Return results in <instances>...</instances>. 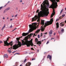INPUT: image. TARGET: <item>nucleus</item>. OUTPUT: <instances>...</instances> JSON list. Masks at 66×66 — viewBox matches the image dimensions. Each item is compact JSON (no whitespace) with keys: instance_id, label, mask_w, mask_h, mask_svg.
<instances>
[{"instance_id":"17","label":"nucleus","mask_w":66,"mask_h":66,"mask_svg":"<svg viewBox=\"0 0 66 66\" xmlns=\"http://www.w3.org/2000/svg\"><path fill=\"white\" fill-rule=\"evenodd\" d=\"M35 42H38V39H37V38H36V39H35Z\"/></svg>"},{"instance_id":"31","label":"nucleus","mask_w":66,"mask_h":66,"mask_svg":"<svg viewBox=\"0 0 66 66\" xmlns=\"http://www.w3.org/2000/svg\"><path fill=\"white\" fill-rule=\"evenodd\" d=\"M3 43V42L2 41H0V44L1 43Z\"/></svg>"},{"instance_id":"46","label":"nucleus","mask_w":66,"mask_h":66,"mask_svg":"<svg viewBox=\"0 0 66 66\" xmlns=\"http://www.w3.org/2000/svg\"><path fill=\"white\" fill-rule=\"evenodd\" d=\"M16 10H18V8H16Z\"/></svg>"},{"instance_id":"36","label":"nucleus","mask_w":66,"mask_h":66,"mask_svg":"<svg viewBox=\"0 0 66 66\" xmlns=\"http://www.w3.org/2000/svg\"><path fill=\"white\" fill-rule=\"evenodd\" d=\"M44 54H47V53H46V52H45L44 53Z\"/></svg>"},{"instance_id":"27","label":"nucleus","mask_w":66,"mask_h":66,"mask_svg":"<svg viewBox=\"0 0 66 66\" xmlns=\"http://www.w3.org/2000/svg\"><path fill=\"white\" fill-rule=\"evenodd\" d=\"M16 65H18V62H16Z\"/></svg>"},{"instance_id":"41","label":"nucleus","mask_w":66,"mask_h":66,"mask_svg":"<svg viewBox=\"0 0 66 66\" xmlns=\"http://www.w3.org/2000/svg\"><path fill=\"white\" fill-rule=\"evenodd\" d=\"M17 15H15V17H16Z\"/></svg>"},{"instance_id":"30","label":"nucleus","mask_w":66,"mask_h":66,"mask_svg":"<svg viewBox=\"0 0 66 66\" xmlns=\"http://www.w3.org/2000/svg\"><path fill=\"white\" fill-rule=\"evenodd\" d=\"M38 38H40V36L39 35H38Z\"/></svg>"},{"instance_id":"21","label":"nucleus","mask_w":66,"mask_h":66,"mask_svg":"<svg viewBox=\"0 0 66 66\" xmlns=\"http://www.w3.org/2000/svg\"><path fill=\"white\" fill-rule=\"evenodd\" d=\"M7 51L9 53H11V51H9V50H8Z\"/></svg>"},{"instance_id":"19","label":"nucleus","mask_w":66,"mask_h":66,"mask_svg":"<svg viewBox=\"0 0 66 66\" xmlns=\"http://www.w3.org/2000/svg\"><path fill=\"white\" fill-rule=\"evenodd\" d=\"M10 9V8L9 7H8V8H7L5 10H6V11H7L8 10H9Z\"/></svg>"},{"instance_id":"34","label":"nucleus","mask_w":66,"mask_h":66,"mask_svg":"<svg viewBox=\"0 0 66 66\" xmlns=\"http://www.w3.org/2000/svg\"><path fill=\"white\" fill-rule=\"evenodd\" d=\"M42 35H43V34L42 33H41V36H42Z\"/></svg>"},{"instance_id":"57","label":"nucleus","mask_w":66,"mask_h":66,"mask_svg":"<svg viewBox=\"0 0 66 66\" xmlns=\"http://www.w3.org/2000/svg\"><path fill=\"white\" fill-rule=\"evenodd\" d=\"M14 16V15H13L12 16V17H13Z\"/></svg>"},{"instance_id":"12","label":"nucleus","mask_w":66,"mask_h":66,"mask_svg":"<svg viewBox=\"0 0 66 66\" xmlns=\"http://www.w3.org/2000/svg\"><path fill=\"white\" fill-rule=\"evenodd\" d=\"M60 26L61 27L64 26V23L63 22H62L60 23Z\"/></svg>"},{"instance_id":"39","label":"nucleus","mask_w":66,"mask_h":66,"mask_svg":"<svg viewBox=\"0 0 66 66\" xmlns=\"http://www.w3.org/2000/svg\"><path fill=\"white\" fill-rule=\"evenodd\" d=\"M20 2H22V0H20Z\"/></svg>"},{"instance_id":"25","label":"nucleus","mask_w":66,"mask_h":66,"mask_svg":"<svg viewBox=\"0 0 66 66\" xmlns=\"http://www.w3.org/2000/svg\"><path fill=\"white\" fill-rule=\"evenodd\" d=\"M63 17L62 16H61L60 17H59V18L60 19H61V18H63Z\"/></svg>"},{"instance_id":"37","label":"nucleus","mask_w":66,"mask_h":66,"mask_svg":"<svg viewBox=\"0 0 66 66\" xmlns=\"http://www.w3.org/2000/svg\"><path fill=\"white\" fill-rule=\"evenodd\" d=\"M60 0H57V2H58Z\"/></svg>"},{"instance_id":"7","label":"nucleus","mask_w":66,"mask_h":66,"mask_svg":"<svg viewBox=\"0 0 66 66\" xmlns=\"http://www.w3.org/2000/svg\"><path fill=\"white\" fill-rule=\"evenodd\" d=\"M55 10L54 9H53V12L52 13L51 15V18H52V17L55 14V12L54 11Z\"/></svg>"},{"instance_id":"45","label":"nucleus","mask_w":66,"mask_h":66,"mask_svg":"<svg viewBox=\"0 0 66 66\" xmlns=\"http://www.w3.org/2000/svg\"><path fill=\"white\" fill-rule=\"evenodd\" d=\"M22 37V36H21L20 37V38H21Z\"/></svg>"},{"instance_id":"43","label":"nucleus","mask_w":66,"mask_h":66,"mask_svg":"<svg viewBox=\"0 0 66 66\" xmlns=\"http://www.w3.org/2000/svg\"><path fill=\"white\" fill-rule=\"evenodd\" d=\"M16 29V28H15V29H14V30H15Z\"/></svg>"},{"instance_id":"44","label":"nucleus","mask_w":66,"mask_h":66,"mask_svg":"<svg viewBox=\"0 0 66 66\" xmlns=\"http://www.w3.org/2000/svg\"><path fill=\"white\" fill-rule=\"evenodd\" d=\"M12 19H11L10 20V21H12Z\"/></svg>"},{"instance_id":"10","label":"nucleus","mask_w":66,"mask_h":66,"mask_svg":"<svg viewBox=\"0 0 66 66\" xmlns=\"http://www.w3.org/2000/svg\"><path fill=\"white\" fill-rule=\"evenodd\" d=\"M47 58H49V59L50 60H52V56L50 55H48V56H47Z\"/></svg>"},{"instance_id":"51","label":"nucleus","mask_w":66,"mask_h":66,"mask_svg":"<svg viewBox=\"0 0 66 66\" xmlns=\"http://www.w3.org/2000/svg\"><path fill=\"white\" fill-rule=\"evenodd\" d=\"M44 34H46V33H45Z\"/></svg>"},{"instance_id":"2","label":"nucleus","mask_w":66,"mask_h":66,"mask_svg":"<svg viewBox=\"0 0 66 66\" xmlns=\"http://www.w3.org/2000/svg\"><path fill=\"white\" fill-rule=\"evenodd\" d=\"M53 19L52 18L51 19L50 21H47L46 22H45V24H44V20H42L41 23V24L42 25L41 29V31L42 32L44 31V28H45L47 26L52 24V23L53 22Z\"/></svg>"},{"instance_id":"62","label":"nucleus","mask_w":66,"mask_h":66,"mask_svg":"<svg viewBox=\"0 0 66 66\" xmlns=\"http://www.w3.org/2000/svg\"><path fill=\"white\" fill-rule=\"evenodd\" d=\"M42 41L43 42V40H42Z\"/></svg>"},{"instance_id":"53","label":"nucleus","mask_w":66,"mask_h":66,"mask_svg":"<svg viewBox=\"0 0 66 66\" xmlns=\"http://www.w3.org/2000/svg\"><path fill=\"white\" fill-rule=\"evenodd\" d=\"M65 23H66V20L65 21Z\"/></svg>"},{"instance_id":"1","label":"nucleus","mask_w":66,"mask_h":66,"mask_svg":"<svg viewBox=\"0 0 66 66\" xmlns=\"http://www.w3.org/2000/svg\"><path fill=\"white\" fill-rule=\"evenodd\" d=\"M37 22H39L38 23H32V25L30 24L29 25V32L28 33H25L24 32L22 34V36H26L29 34V33L30 32H32L34 30L36 29V28H38V27L39 25V20L38 19L37 20Z\"/></svg>"},{"instance_id":"28","label":"nucleus","mask_w":66,"mask_h":66,"mask_svg":"<svg viewBox=\"0 0 66 66\" xmlns=\"http://www.w3.org/2000/svg\"><path fill=\"white\" fill-rule=\"evenodd\" d=\"M35 59H35V58H33V59H32V61H33L34 60H35Z\"/></svg>"},{"instance_id":"49","label":"nucleus","mask_w":66,"mask_h":66,"mask_svg":"<svg viewBox=\"0 0 66 66\" xmlns=\"http://www.w3.org/2000/svg\"><path fill=\"white\" fill-rule=\"evenodd\" d=\"M14 30H13L12 31L13 32Z\"/></svg>"},{"instance_id":"64","label":"nucleus","mask_w":66,"mask_h":66,"mask_svg":"<svg viewBox=\"0 0 66 66\" xmlns=\"http://www.w3.org/2000/svg\"><path fill=\"white\" fill-rule=\"evenodd\" d=\"M54 41H55V40H54Z\"/></svg>"},{"instance_id":"8","label":"nucleus","mask_w":66,"mask_h":66,"mask_svg":"<svg viewBox=\"0 0 66 66\" xmlns=\"http://www.w3.org/2000/svg\"><path fill=\"white\" fill-rule=\"evenodd\" d=\"M42 44V41H39L36 44L38 45L39 46H40V45Z\"/></svg>"},{"instance_id":"60","label":"nucleus","mask_w":66,"mask_h":66,"mask_svg":"<svg viewBox=\"0 0 66 66\" xmlns=\"http://www.w3.org/2000/svg\"><path fill=\"white\" fill-rule=\"evenodd\" d=\"M34 46H36V45H34Z\"/></svg>"},{"instance_id":"24","label":"nucleus","mask_w":66,"mask_h":66,"mask_svg":"<svg viewBox=\"0 0 66 66\" xmlns=\"http://www.w3.org/2000/svg\"><path fill=\"white\" fill-rule=\"evenodd\" d=\"M64 30L63 29L61 30V32H63L64 31Z\"/></svg>"},{"instance_id":"42","label":"nucleus","mask_w":66,"mask_h":66,"mask_svg":"<svg viewBox=\"0 0 66 66\" xmlns=\"http://www.w3.org/2000/svg\"><path fill=\"white\" fill-rule=\"evenodd\" d=\"M30 35H33V34H30Z\"/></svg>"},{"instance_id":"40","label":"nucleus","mask_w":66,"mask_h":66,"mask_svg":"<svg viewBox=\"0 0 66 66\" xmlns=\"http://www.w3.org/2000/svg\"><path fill=\"white\" fill-rule=\"evenodd\" d=\"M10 27H11V28H12V25H11V26Z\"/></svg>"},{"instance_id":"59","label":"nucleus","mask_w":66,"mask_h":66,"mask_svg":"<svg viewBox=\"0 0 66 66\" xmlns=\"http://www.w3.org/2000/svg\"><path fill=\"white\" fill-rule=\"evenodd\" d=\"M65 10H66V8H65Z\"/></svg>"},{"instance_id":"63","label":"nucleus","mask_w":66,"mask_h":66,"mask_svg":"<svg viewBox=\"0 0 66 66\" xmlns=\"http://www.w3.org/2000/svg\"><path fill=\"white\" fill-rule=\"evenodd\" d=\"M19 54V53H17V54Z\"/></svg>"},{"instance_id":"5","label":"nucleus","mask_w":66,"mask_h":66,"mask_svg":"<svg viewBox=\"0 0 66 66\" xmlns=\"http://www.w3.org/2000/svg\"><path fill=\"white\" fill-rule=\"evenodd\" d=\"M21 42H19L18 43V44H15L13 46V49L16 50L18 48L20 47L21 46Z\"/></svg>"},{"instance_id":"3","label":"nucleus","mask_w":66,"mask_h":66,"mask_svg":"<svg viewBox=\"0 0 66 66\" xmlns=\"http://www.w3.org/2000/svg\"><path fill=\"white\" fill-rule=\"evenodd\" d=\"M22 46L26 45L28 47L30 46V45L31 46H34L33 44L32 41L31 40L28 41V40H26L25 42L24 41L22 40Z\"/></svg>"},{"instance_id":"20","label":"nucleus","mask_w":66,"mask_h":66,"mask_svg":"<svg viewBox=\"0 0 66 66\" xmlns=\"http://www.w3.org/2000/svg\"><path fill=\"white\" fill-rule=\"evenodd\" d=\"M63 9L61 10L60 12V14H61L62 13V12H63Z\"/></svg>"},{"instance_id":"58","label":"nucleus","mask_w":66,"mask_h":66,"mask_svg":"<svg viewBox=\"0 0 66 66\" xmlns=\"http://www.w3.org/2000/svg\"><path fill=\"white\" fill-rule=\"evenodd\" d=\"M1 61H0V64H1Z\"/></svg>"},{"instance_id":"29","label":"nucleus","mask_w":66,"mask_h":66,"mask_svg":"<svg viewBox=\"0 0 66 66\" xmlns=\"http://www.w3.org/2000/svg\"><path fill=\"white\" fill-rule=\"evenodd\" d=\"M31 49L32 50H34V49H33V48H31Z\"/></svg>"},{"instance_id":"52","label":"nucleus","mask_w":66,"mask_h":66,"mask_svg":"<svg viewBox=\"0 0 66 66\" xmlns=\"http://www.w3.org/2000/svg\"><path fill=\"white\" fill-rule=\"evenodd\" d=\"M9 17H8V18H7V19H9Z\"/></svg>"},{"instance_id":"32","label":"nucleus","mask_w":66,"mask_h":66,"mask_svg":"<svg viewBox=\"0 0 66 66\" xmlns=\"http://www.w3.org/2000/svg\"><path fill=\"white\" fill-rule=\"evenodd\" d=\"M49 42L48 41L47 42V43H46V44H48L49 43Z\"/></svg>"},{"instance_id":"47","label":"nucleus","mask_w":66,"mask_h":66,"mask_svg":"<svg viewBox=\"0 0 66 66\" xmlns=\"http://www.w3.org/2000/svg\"><path fill=\"white\" fill-rule=\"evenodd\" d=\"M3 20H4V19H5V18H3Z\"/></svg>"},{"instance_id":"61","label":"nucleus","mask_w":66,"mask_h":66,"mask_svg":"<svg viewBox=\"0 0 66 66\" xmlns=\"http://www.w3.org/2000/svg\"><path fill=\"white\" fill-rule=\"evenodd\" d=\"M46 34H47V32H46Z\"/></svg>"},{"instance_id":"22","label":"nucleus","mask_w":66,"mask_h":66,"mask_svg":"<svg viewBox=\"0 0 66 66\" xmlns=\"http://www.w3.org/2000/svg\"><path fill=\"white\" fill-rule=\"evenodd\" d=\"M27 61V59H25V60H24V62L25 63Z\"/></svg>"},{"instance_id":"23","label":"nucleus","mask_w":66,"mask_h":66,"mask_svg":"<svg viewBox=\"0 0 66 66\" xmlns=\"http://www.w3.org/2000/svg\"><path fill=\"white\" fill-rule=\"evenodd\" d=\"M65 16V14H64L62 15L61 16H62V17H64V16Z\"/></svg>"},{"instance_id":"26","label":"nucleus","mask_w":66,"mask_h":66,"mask_svg":"<svg viewBox=\"0 0 66 66\" xmlns=\"http://www.w3.org/2000/svg\"><path fill=\"white\" fill-rule=\"evenodd\" d=\"M3 7H0V10H1L2 9Z\"/></svg>"},{"instance_id":"56","label":"nucleus","mask_w":66,"mask_h":66,"mask_svg":"<svg viewBox=\"0 0 66 66\" xmlns=\"http://www.w3.org/2000/svg\"><path fill=\"white\" fill-rule=\"evenodd\" d=\"M55 35V34H54V35Z\"/></svg>"},{"instance_id":"33","label":"nucleus","mask_w":66,"mask_h":66,"mask_svg":"<svg viewBox=\"0 0 66 66\" xmlns=\"http://www.w3.org/2000/svg\"><path fill=\"white\" fill-rule=\"evenodd\" d=\"M6 10H5L4 11V12H6Z\"/></svg>"},{"instance_id":"15","label":"nucleus","mask_w":66,"mask_h":66,"mask_svg":"<svg viewBox=\"0 0 66 66\" xmlns=\"http://www.w3.org/2000/svg\"><path fill=\"white\" fill-rule=\"evenodd\" d=\"M20 38H16V40L18 41V43L19 42L20 43V42L19 41V40H20Z\"/></svg>"},{"instance_id":"18","label":"nucleus","mask_w":66,"mask_h":66,"mask_svg":"<svg viewBox=\"0 0 66 66\" xmlns=\"http://www.w3.org/2000/svg\"><path fill=\"white\" fill-rule=\"evenodd\" d=\"M5 27V24L4 26V27H3V28H2L1 30H3V29Z\"/></svg>"},{"instance_id":"4","label":"nucleus","mask_w":66,"mask_h":66,"mask_svg":"<svg viewBox=\"0 0 66 66\" xmlns=\"http://www.w3.org/2000/svg\"><path fill=\"white\" fill-rule=\"evenodd\" d=\"M9 40V39L7 38V40H6V41L4 42V44L5 45H4V46H9V45H10V46H11V47L9 49H11L12 48V45L13 44V42L12 41L11 42L9 43H8L7 41Z\"/></svg>"},{"instance_id":"54","label":"nucleus","mask_w":66,"mask_h":66,"mask_svg":"<svg viewBox=\"0 0 66 66\" xmlns=\"http://www.w3.org/2000/svg\"><path fill=\"white\" fill-rule=\"evenodd\" d=\"M31 53L32 54H33V52H32Z\"/></svg>"},{"instance_id":"13","label":"nucleus","mask_w":66,"mask_h":66,"mask_svg":"<svg viewBox=\"0 0 66 66\" xmlns=\"http://www.w3.org/2000/svg\"><path fill=\"white\" fill-rule=\"evenodd\" d=\"M56 25L57 26L56 27V28H59V24L58 22H57L56 23Z\"/></svg>"},{"instance_id":"55","label":"nucleus","mask_w":66,"mask_h":66,"mask_svg":"<svg viewBox=\"0 0 66 66\" xmlns=\"http://www.w3.org/2000/svg\"><path fill=\"white\" fill-rule=\"evenodd\" d=\"M1 36H2V35L1 34Z\"/></svg>"},{"instance_id":"48","label":"nucleus","mask_w":66,"mask_h":66,"mask_svg":"<svg viewBox=\"0 0 66 66\" xmlns=\"http://www.w3.org/2000/svg\"><path fill=\"white\" fill-rule=\"evenodd\" d=\"M20 66H22V64H21L20 65Z\"/></svg>"},{"instance_id":"16","label":"nucleus","mask_w":66,"mask_h":66,"mask_svg":"<svg viewBox=\"0 0 66 66\" xmlns=\"http://www.w3.org/2000/svg\"><path fill=\"white\" fill-rule=\"evenodd\" d=\"M53 33L52 31V30H51L49 32V34H52Z\"/></svg>"},{"instance_id":"35","label":"nucleus","mask_w":66,"mask_h":66,"mask_svg":"<svg viewBox=\"0 0 66 66\" xmlns=\"http://www.w3.org/2000/svg\"><path fill=\"white\" fill-rule=\"evenodd\" d=\"M54 39V38H51V40H53V39Z\"/></svg>"},{"instance_id":"11","label":"nucleus","mask_w":66,"mask_h":66,"mask_svg":"<svg viewBox=\"0 0 66 66\" xmlns=\"http://www.w3.org/2000/svg\"><path fill=\"white\" fill-rule=\"evenodd\" d=\"M31 64V63L30 62L26 64L25 66H30Z\"/></svg>"},{"instance_id":"9","label":"nucleus","mask_w":66,"mask_h":66,"mask_svg":"<svg viewBox=\"0 0 66 66\" xmlns=\"http://www.w3.org/2000/svg\"><path fill=\"white\" fill-rule=\"evenodd\" d=\"M40 29H38L37 30V31L36 32H35V34H34V36H36V35L37 34V33H38L40 31Z\"/></svg>"},{"instance_id":"38","label":"nucleus","mask_w":66,"mask_h":66,"mask_svg":"<svg viewBox=\"0 0 66 66\" xmlns=\"http://www.w3.org/2000/svg\"><path fill=\"white\" fill-rule=\"evenodd\" d=\"M59 20V19H57V20H56V21H57Z\"/></svg>"},{"instance_id":"14","label":"nucleus","mask_w":66,"mask_h":66,"mask_svg":"<svg viewBox=\"0 0 66 66\" xmlns=\"http://www.w3.org/2000/svg\"><path fill=\"white\" fill-rule=\"evenodd\" d=\"M4 58H8V56L7 55V54L4 55Z\"/></svg>"},{"instance_id":"50","label":"nucleus","mask_w":66,"mask_h":66,"mask_svg":"<svg viewBox=\"0 0 66 66\" xmlns=\"http://www.w3.org/2000/svg\"><path fill=\"white\" fill-rule=\"evenodd\" d=\"M9 2H8V3H7V4H9Z\"/></svg>"},{"instance_id":"6","label":"nucleus","mask_w":66,"mask_h":66,"mask_svg":"<svg viewBox=\"0 0 66 66\" xmlns=\"http://www.w3.org/2000/svg\"><path fill=\"white\" fill-rule=\"evenodd\" d=\"M57 3L55 2V3H54L53 4V6H51L49 7L50 8H52L53 9L56 8V6H57Z\"/></svg>"}]
</instances>
